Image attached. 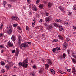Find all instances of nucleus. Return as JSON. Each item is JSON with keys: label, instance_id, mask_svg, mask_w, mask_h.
Listing matches in <instances>:
<instances>
[{"label": "nucleus", "instance_id": "f257e3e1", "mask_svg": "<svg viewBox=\"0 0 76 76\" xmlns=\"http://www.w3.org/2000/svg\"><path fill=\"white\" fill-rule=\"evenodd\" d=\"M28 60H26L24 61L22 63V62H19L18 64L19 67L22 66L23 67L26 68L28 67Z\"/></svg>", "mask_w": 76, "mask_h": 76}, {"label": "nucleus", "instance_id": "f03ea898", "mask_svg": "<svg viewBox=\"0 0 76 76\" xmlns=\"http://www.w3.org/2000/svg\"><path fill=\"white\" fill-rule=\"evenodd\" d=\"M12 31V26L10 25L8 26L7 28V31L8 34H10Z\"/></svg>", "mask_w": 76, "mask_h": 76}, {"label": "nucleus", "instance_id": "7ed1b4c3", "mask_svg": "<svg viewBox=\"0 0 76 76\" xmlns=\"http://www.w3.org/2000/svg\"><path fill=\"white\" fill-rule=\"evenodd\" d=\"M32 6V9L34 11H37V9L36 8V7L35 5H32V4H30L29 6V7L30 9H31V7Z\"/></svg>", "mask_w": 76, "mask_h": 76}, {"label": "nucleus", "instance_id": "20e7f679", "mask_svg": "<svg viewBox=\"0 0 76 76\" xmlns=\"http://www.w3.org/2000/svg\"><path fill=\"white\" fill-rule=\"evenodd\" d=\"M29 44V42H28L27 43H22L21 45V46L22 47H23V48H26V47H28V45L27 44Z\"/></svg>", "mask_w": 76, "mask_h": 76}, {"label": "nucleus", "instance_id": "39448f33", "mask_svg": "<svg viewBox=\"0 0 76 76\" xmlns=\"http://www.w3.org/2000/svg\"><path fill=\"white\" fill-rule=\"evenodd\" d=\"M22 41V38H21V36H18V44H20L21 43Z\"/></svg>", "mask_w": 76, "mask_h": 76}, {"label": "nucleus", "instance_id": "423d86ee", "mask_svg": "<svg viewBox=\"0 0 76 76\" xmlns=\"http://www.w3.org/2000/svg\"><path fill=\"white\" fill-rule=\"evenodd\" d=\"M13 45V43H11L10 41L9 42L7 43V47H12Z\"/></svg>", "mask_w": 76, "mask_h": 76}, {"label": "nucleus", "instance_id": "0eeeda50", "mask_svg": "<svg viewBox=\"0 0 76 76\" xmlns=\"http://www.w3.org/2000/svg\"><path fill=\"white\" fill-rule=\"evenodd\" d=\"M12 19L13 20H18L19 18L17 17L12 16Z\"/></svg>", "mask_w": 76, "mask_h": 76}, {"label": "nucleus", "instance_id": "6e6552de", "mask_svg": "<svg viewBox=\"0 0 76 76\" xmlns=\"http://www.w3.org/2000/svg\"><path fill=\"white\" fill-rule=\"evenodd\" d=\"M11 39L13 41H15L16 40V37L15 35H12L11 37Z\"/></svg>", "mask_w": 76, "mask_h": 76}, {"label": "nucleus", "instance_id": "1a4fd4ad", "mask_svg": "<svg viewBox=\"0 0 76 76\" xmlns=\"http://www.w3.org/2000/svg\"><path fill=\"white\" fill-rule=\"evenodd\" d=\"M45 20L46 22H48L49 21H50L51 20L50 19V18L49 17H47L45 18Z\"/></svg>", "mask_w": 76, "mask_h": 76}, {"label": "nucleus", "instance_id": "9d476101", "mask_svg": "<svg viewBox=\"0 0 76 76\" xmlns=\"http://www.w3.org/2000/svg\"><path fill=\"white\" fill-rule=\"evenodd\" d=\"M53 28V26L51 25H50L48 26L47 29H51Z\"/></svg>", "mask_w": 76, "mask_h": 76}, {"label": "nucleus", "instance_id": "9b49d317", "mask_svg": "<svg viewBox=\"0 0 76 76\" xmlns=\"http://www.w3.org/2000/svg\"><path fill=\"white\" fill-rule=\"evenodd\" d=\"M47 63L48 64H50V65H51V64H52V62L51 61V60L50 59L48 60Z\"/></svg>", "mask_w": 76, "mask_h": 76}, {"label": "nucleus", "instance_id": "f8f14e48", "mask_svg": "<svg viewBox=\"0 0 76 76\" xmlns=\"http://www.w3.org/2000/svg\"><path fill=\"white\" fill-rule=\"evenodd\" d=\"M54 25L56 27V28H57V27H60V25L57 24L56 23H54Z\"/></svg>", "mask_w": 76, "mask_h": 76}, {"label": "nucleus", "instance_id": "ddd939ff", "mask_svg": "<svg viewBox=\"0 0 76 76\" xmlns=\"http://www.w3.org/2000/svg\"><path fill=\"white\" fill-rule=\"evenodd\" d=\"M67 44L66 43L64 42V48H67Z\"/></svg>", "mask_w": 76, "mask_h": 76}, {"label": "nucleus", "instance_id": "4468645a", "mask_svg": "<svg viewBox=\"0 0 76 76\" xmlns=\"http://www.w3.org/2000/svg\"><path fill=\"white\" fill-rule=\"evenodd\" d=\"M66 57V54L64 53V54H63V56H61V58L62 59V58H65V57Z\"/></svg>", "mask_w": 76, "mask_h": 76}, {"label": "nucleus", "instance_id": "2eb2a0df", "mask_svg": "<svg viewBox=\"0 0 76 76\" xmlns=\"http://www.w3.org/2000/svg\"><path fill=\"white\" fill-rule=\"evenodd\" d=\"M52 5H53V4L50 2L48 4V7H49V8H50V7H51Z\"/></svg>", "mask_w": 76, "mask_h": 76}, {"label": "nucleus", "instance_id": "dca6fc26", "mask_svg": "<svg viewBox=\"0 0 76 76\" xmlns=\"http://www.w3.org/2000/svg\"><path fill=\"white\" fill-rule=\"evenodd\" d=\"M72 72L73 74H75V72H76V71H75V68L74 67H73L72 68Z\"/></svg>", "mask_w": 76, "mask_h": 76}, {"label": "nucleus", "instance_id": "f3484780", "mask_svg": "<svg viewBox=\"0 0 76 76\" xmlns=\"http://www.w3.org/2000/svg\"><path fill=\"white\" fill-rule=\"evenodd\" d=\"M30 75H32V76H35V73H34V72H31V71H30Z\"/></svg>", "mask_w": 76, "mask_h": 76}, {"label": "nucleus", "instance_id": "a211bd4d", "mask_svg": "<svg viewBox=\"0 0 76 76\" xmlns=\"http://www.w3.org/2000/svg\"><path fill=\"white\" fill-rule=\"evenodd\" d=\"M5 67L7 69V71H8L9 70V69L10 68V66L7 65Z\"/></svg>", "mask_w": 76, "mask_h": 76}, {"label": "nucleus", "instance_id": "6ab92c4d", "mask_svg": "<svg viewBox=\"0 0 76 76\" xmlns=\"http://www.w3.org/2000/svg\"><path fill=\"white\" fill-rule=\"evenodd\" d=\"M43 70H44V68H41L39 71V73H42L43 72Z\"/></svg>", "mask_w": 76, "mask_h": 76}, {"label": "nucleus", "instance_id": "aec40b11", "mask_svg": "<svg viewBox=\"0 0 76 76\" xmlns=\"http://www.w3.org/2000/svg\"><path fill=\"white\" fill-rule=\"evenodd\" d=\"M50 67V66L48 64H45V68H46L47 69H48V67Z\"/></svg>", "mask_w": 76, "mask_h": 76}, {"label": "nucleus", "instance_id": "412c9836", "mask_svg": "<svg viewBox=\"0 0 76 76\" xmlns=\"http://www.w3.org/2000/svg\"><path fill=\"white\" fill-rule=\"evenodd\" d=\"M50 72H51L53 75H54L55 74V71H54L53 69H50Z\"/></svg>", "mask_w": 76, "mask_h": 76}, {"label": "nucleus", "instance_id": "4be33fe9", "mask_svg": "<svg viewBox=\"0 0 76 76\" xmlns=\"http://www.w3.org/2000/svg\"><path fill=\"white\" fill-rule=\"evenodd\" d=\"M4 48V45L3 44L0 45V48Z\"/></svg>", "mask_w": 76, "mask_h": 76}, {"label": "nucleus", "instance_id": "5701e85b", "mask_svg": "<svg viewBox=\"0 0 76 76\" xmlns=\"http://www.w3.org/2000/svg\"><path fill=\"white\" fill-rule=\"evenodd\" d=\"M43 5L41 4L39 5V7L40 9H42V8H43Z\"/></svg>", "mask_w": 76, "mask_h": 76}, {"label": "nucleus", "instance_id": "b1692460", "mask_svg": "<svg viewBox=\"0 0 76 76\" xmlns=\"http://www.w3.org/2000/svg\"><path fill=\"white\" fill-rule=\"evenodd\" d=\"M55 22H61V20L60 19H57L55 20Z\"/></svg>", "mask_w": 76, "mask_h": 76}, {"label": "nucleus", "instance_id": "393cba45", "mask_svg": "<svg viewBox=\"0 0 76 76\" xmlns=\"http://www.w3.org/2000/svg\"><path fill=\"white\" fill-rule=\"evenodd\" d=\"M58 72H59V73H61V74H66V72H62L60 70H59Z\"/></svg>", "mask_w": 76, "mask_h": 76}, {"label": "nucleus", "instance_id": "a878e982", "mask_svg": "<svg viewBox=\"0 0 76 76\" xmlns=\"http://www.w3.org/2000/svg\"><path fill=\"white\" fill-rule=\"evenodd\" d=\"M5 72V70H4V69H3L1 70V73H4Z\"/></svg>", "mask_w": 76, "mask_h": 76}, {"label": "nucleus", "instance_id": "bb28decb", "mask_svg": "<svg viewBox=\"0 0 76 76\" xmlns=\"http://www.w3.org/2000/svg\"><path fill=\"white\" fill-rule=\"evenodd\" d=\"M59 8L60 9V10H61V11H63V7L61 6H60L59 7Z\"/></svg>", "mask_w": 76, "mask_h": 76}, {"label": "nucleus", "instance_id": "cd10ccee", "mask_svg": "<svg viewBox=\"0 0 76 76\" xmlns=\"http://www.w3.org/2000/svg\"><path fill=\"white\" fill-rule=\"evenodd\" d=\"M59 31H63V27L62 26H60L59 27Z\"/></svg>", "mask_w": 76, "mask_h": 76}, {"label": "nucleus", "instance_id": "c85d7f7f", "mask_svg": "<svg viewBox=\"0 0 76 76\" xmlns=\"http://www.w3.org/2000/svg\"><path fill=\"white\" fill-rule=\"evenodd\" d=\"M59 38L61 39V40H63V38L61 36H59Z\"/></svg>", "mask_w": 76, "mask_h": 76}, {"label": "nucleus", "instance_id": "c756f323", "mask_svg": "<svg viewBox=\"0 0 76 76\" xmlns=\"http://www.w3.org/2000/svg\"><path fill=\"white\" fill-rule=\"evenodd\" d=\"M19 54V50H17V53H16L15 56H18Z\"/></svg>", "mask_w": 76, "mask_h": 76}, {"label": "nucleus", "instance_id": "7c9ffc66", "mask_svg": "<svg viewBox=\"0 0 76 76\" xmlns=\"http://www.w3.org/2000/svg\"><path fill=\"white\" fill-rule=\"evenodd\" d=\"M73 9L74 10H76V5H74L73 7Z\"/></svg>", "mask_w": 76, "mask_h": 76}, {"label": "nucleus", "instance_id": "2f4dec72", "mask_svg": "<svg viewBox=\"0 0 76 76\" xmlns=\"http://www.w3.org/2000/svg\"><path fill=\"white\" fill-rule=\"evenodd\" d=\"M58 41V40H57V39H54L52 41V42H57Z\"/></svg>", "mask_w": 76, "mask_h": 76}, {"label": "nucleus", "instance_id": "473e14b6", "mask_svg": "<svg viewBox=\"0 0 76 76\" xmlns=\"http://www.w3.org/2000/svg\"><path fill=\"white\" fill-rule=\"evenodd\" d=\"M35 21H33V23H32V26L33 27H34V26L35 25Z\"/></svg>", "mask_w": 76, "mask_h": 76}, {"label": "nucleus", "instance_id": "72a5a7b5", "mask_svg": "<svg viewBox=\"0 0 76 76\" xmlns=\"http://www.w3.org/2000/svg\"><path fill=\"white\" fill-rule=\"evenodd\" d=\"M1 65H2V66H4L5 64V63H4V62H1Z\"/></svg>", "mask_w": 76, "mask_h": 76}, {"label": "nucleus", "instance_id": "f704fd0d", "mask_svg": "<svg viewBox=\"0 0 76 76\" xmlns=\"http://www.w3.org/2000/svg\"><path fill=\"white\" fill-rule=\"evenodd\" d=\"M64 24L65 25H67L68 24V22L67 21H66L64 22Z\"/></svg>", "mask_w": 76, "mask_h": 76}, {"label": "nucleus", "instance_id": "c9c22d12", "mask_svg": "<svg viewBox=\"0 0 76 76\" xmlns=\"http://www.w3.org/2000/svg\"><path fill=\"white\" fill-rule=\"evenodd\" d=\"M52 51L54 53H55V52L56 51V49L55 48L53 49L52 50Z\"/></svg>", "mask_w": 76, "mask_h": 76}, {"label": "nucleus", "instance_id": "e433bc0d", "mask_svg": "<svg viewBox=\"0 0 76 76\" xmlns=\"http://www.w3.org/2000/svg\"><path fill=\"white\" fill-rule=\"evenodd\" d=\"M56 49L57 51H58V50H60V48L59 47H56Z\"/></svg>", "mask_w": 76, "mask_h": 76}, {"label": "nucleus", "instance_id": "4c0bfd02", "mask_svg": "<svg viewBox=\"0 0 76 76\" xmlns=\"http://www.w3.org/2000/svg\"><path fill=\"white\" fill-rule=\"evenodd\" d=\"M3 36V33L1 32L0 33V37H1Z\"/></svg>", "mask_w": 76, "mask_h": 76}, {"label": "nucleus", "instance_id": "58836bf2", "mask_svg": "<svg viewBox=\"0 0 76 76\" xmlns=\"http://www.w3.org/2000/svg\"><path fill=\"white\" fill-rule=\"evenodd\" d=\"M72 61L74 63H76V60L75 59H72Z\"/></svg>", "mask_w": 76, "mask_h": 76}, {"label": "nucleus", "instance_id": "ea45409f", "mask_svg": "<svg viewBox=\"0 0 76 76\" xmlns=\"http://www.w3.org/2000/svg\"><path fill=\"white\" fill-rule=\"evenodd\" d=\"M40 1V0H37L36 1V3L37 4H38V3H39Z\"/></svg>", "mask_w": 76, "mask_h": 76}, {"label": "nucleus", "instance_id": "a19ab883", "mask_svg": "<svg viewBox=\"0 0 76 76\" xmlns=\"http://www.w3.org/2000/svg\"><path fill=\"white\" fill-rule=\"evenodd\" d=\"M66 41H69L70 40V39L69 38H66Z\"/></svg>", "mask_w": 76, "mask_h": 76}, {"label": "nucleus", "instance_id": "79ce46f5", "mask_svg": "<svg viewBox=\"0 0 76 76\" xmlns=\"http://www.w3.org/2000/svg\"><path fill=\"white\" fill-rule=\"evenodd\" d=\"M43 25L45 26H47V24L44 23H43Z\"/></svg>", "mask_w": 76, "mask_h": 76}, {"label": "nucleus", "instance_id": "37998d69", "mask_svg": "<svg viewBox=\"0 0 76 76\" xmlns=\"http://www.w3.org/2000/svg\"><path fill=\"white\" fill-rule=\"evenodd\" d=\"M17 29H19V30H21V28L19 26H18Z\"/></svg>", "mask_w": 76, "mask_h": 76}, {"label": "nucleus", "instance_id": "c03bdc74", "mask_svg": "<svg viewBox=\"0 0 76 76\" xmlns=\"http://www.w3.org/2000/svg\"><path fill=\"white\" fill-rule=\"evenodd\" d=\"M6 1H4L3 2V4L4 5V7H5V5L6 4Z\"/></svg>", "mask_w": 76, "mask_h": 76}, {"label": "nucleus", "instance_id": "a18cd8bd", "mask_svg": "<svg viewBox=\"0 0 76 76\" xmlns=\"http://www.w3.org/2000/svg\"><path fill=\"white\" fill-rule=\"evenodd\" d=\"M18 25L17 24H13V26L14 27H16Z\"/></svg>", "mask_w": 76, "mask_h": 76}, {"label": "nucleus", "instance_id": "49530a36", "mask_svg": "<svg viewBox=\"0 0 76 76\" xmlns=\"http://www.w3.org/2000/svg\"><path fill=\"white\" fill-rule=\"evenodd\" d=\"M3 23H1L0 29V28H2V27H3Z\"/></svg>", "mask_w": 76, "mask_h": 76}, {"label": "nucleus", "instance_id": "de8ad7c7", "mask_svg": "<svg viewBox=\"0 0 76 76\" xmlns=\"http://www.w3.org/2000/svg\"><path fill=\"white\" fill-rule=\"evenodd\" d=\"M29 28V27L28 26H26V30H27V31H28V28Z\"/></svg>", "mask_w": 76, "mask_h": 76}, {"label": "nucleus", "instance_id": "09e8293b", "mask_svg": "<svg viewBox=\"0 0 76 76\" xmlns=\"http://www.w3.org/2000/svg\"><path fill=\"white\" fill-rule=\"evenodd\" d=\"M73 28L75 29V30H76V26H74L73 27Z\"/></svg>", "mask_w": 76, "mask_h": 76}, {"label": "nucleus", "instance_id": "8fccbe9b", "mask_svg": "<svg viewBox=\"0 0 76 76\" xmlns=\"http://www.w3.org/2000/svg\"><path fill=\"white\" fill-rule=\"evenodd\" d=\"M67 72H70V69H68L67 70Z\"/></svg>", "mask_w": 76, "mask_h": 76}, {"label": "nucleus", "instance_id": "3c124183", "mask_svg": "<svg viewBox=\"0 0 76 76\" xmlns=\"http://www.w3.org/2000/svg\"><path fill=\"white\" fill-rule=\"evenodd\" d=\"M32 14V11H30L29 12L30 15H31Z\"/></svg>", "mask_w": 76, "mask_h": 76}, {"label": "nucleus", "instance_id": "603ef678", "mask_svg": "<svg viewBox=\"0 0 76 76\" xmlns=\"http://www.w3.org/2000/svg\"><path fill=\"white\" fill-rule=\"evenodd\" d=\"M43 21V20H42V19H40L39 21V22H42Z\"/></svg>", "mask_w": 76, "mask_h": 76}, {"label": "nucleus", "instance_id": "864d4df0", "mask_svg": "<svg viewBox=\"0 0 76 76\" xmlns=\"http://www.w3.org/2000/svg\"><path fill=\"white\" fill-rule=\"evenodd\" d=\"M75 56V54L72 53V57H74V56Z\"/></svg>", "mask_w": 76, "mask_h": 76}, {"label": "nucleus", "instance_id": "5fc2aeb1", "mask_svg": "<svg viewBox=\"0 0 76 76\" xmlns=\"http://www.w3.org/2000/svg\"><path fill=\"white\" fill-rule=\"evenodd\" d=\"M4 50H1V53H3V52H4Z\"/></svg>", "mask_w": 76, "mask_h": 76}, {"label": "nucleus", "instance_id": "6e6d98bb", "mask_svg": "<svg viewBox=\"0 0 76 76\" xmlns=\"http://www.w3.org/2000/svg\"><path fill=\"white\" fill-rule=\"evenodd\" d=\"M8 6L9 7H10V8L12 7V6H11V5L10 4L8 5Z\"/></svg>", "mask_w": 76, "mask_h": 76}, {"label": "nucleus", "instance_id": "4d7b16f0", "mask_svg": "<svg viewBox=\"0 0 76 76\" xmlns=\"http://www.w3.org/2000/svg\"><path fill=\"white\" fill-rule=\"evenodd\" d=\"M10 1L12 2H15V0H10Z\"/></svg>", "mask_w": 76, "mask_h": 76}, {"label": "nucleus", "instance_id": "13d9d810", "mask_svg": "<svg viewBox=\"0 0 76 76\" xmlns=\"http://www.w3.org/2000/svg\"><path fill=\"white\" fill-rule=\"evenodd\" d=\"M12 53H15V50H12Z\"/></svg>", "mask_w": 76, "mask_h": 76}, {"label": "nucleus", "instance_id": "bf43d9fd", "mask_svg": "<svg viewBox=\"0 0 76 76\" xmlns=\"http://www.w3.org/2000/svg\"><path fill=\"white\" fill-rule=\"evenodd\" d=\"M33 68H34V69H35L36 68V66L34 65L33 66Z\"/></svg>", "mask_w": 76, "mask_h": 76}, {"label": "nucleus", "instance_id": "052dcab7", "mask_svg": "<svg viewBox=\"0 0 76 76\" xmlns=\"http://www.w3.org/2000/svg\"><path fill=\"white\" fill-rule=\"evenodd\" d=\"M46 16H48L49 15V14L48 13H46Z\"/></svg>", "mask_w": 76, "mask_h": 76}, {"label": "nucleus", "instance_id": "680f3d73", "mask_svg": "<svg viewBox=\"0 0 76 76\" xmlns=\"http://www.w3.org/2000/svg\"><path fill=\"white\" fill-rule=\"evenodd\" d=\"M71 14H72V12H69L68 13L69 15H71Z\"/></svg>", "mask_w": 76, "mask_h": 76}, {"label": "nucleus", "instance_id": "e2e57ef3", "mask_svg": "<svg viewBox=\"0 0 76 76\" xmlns=\"http://www.w3.org/2000/svg\"><path fill=\"white\" fill-rule=\"evenodd\" d=\"M67 52H68V54H69L70 52V50H67Z\"/></svg>", "mask_w": 76, "mask_h": 76}, {"label": "nucleus", "instance_id": "0e129e2a", "mask_svg": "<svg viewBox=\"0 0 76 76\" xmlns=\"http://www.w3.org/2000/svg\"><path fill=\"white\" fill-rule=\"evenodd\" d=\"M43 2L44 3V4H47V2L45 1H44Z\"/></svg>", "mask_w": 76, "mask_h": 76}, {"label": "nucleus", "instance_id": "69168bd1", "mask_svg": "<svg viewBox=\"0 0 76 76\" xmlns=\"http://www.w3.org/2000/svg\"><path fill=\"white\" fill-rule=\"evenodd\" d=\"M29 45H31V42H29Z\"/></svg>", "mask_w": 76, "mask_h": 76}, {"label": "nucleus", "instance_id": "338daca9", "mask_svg": "<svg viewBox=\"0 0 76 76\" xmlns=\"http://www.w3.org/2000/svg\"><path fill=\"white\" fill-rule=\"evenodd\" d=\"M38 28L37 27H36L35 28V29H37Z\"/></svg>", "mask_w": 76, "mask_h": 76}, {"label": "nucleus", "instance_id": "774afa93", "mask_svg": "<svg viewBox=\"0 0 76 76\" xmlns=\"http://www.w3.org/2000/svg\"><path fill=\"white\" fill-rule=\"evenodd\" d=\"M75 58L76 59V56H75Z\"/></svg>", "mask_w": 76, "mask_h": 76}]
</instances>
